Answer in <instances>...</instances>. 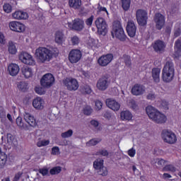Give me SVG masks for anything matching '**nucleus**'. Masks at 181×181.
Returning a JSON list of instances; mask_svg holds the SVG:
<instances>
[{"label":"nucleus","instance_id":"393cba45","mask_svg":"<svg viewBox=\"0 0 181 181\" xmlns=\"http://www.w3.org/2000/svg\"><path fill=\"white\" fill-rule=\"evenodd\" d=\"M12 16L13 19L22 20V19H28V16L26 12H23L22 11H15Z\"/></svg>","mask_w":181,"mask_h":181},{"label":"nucleus","instance_id":"c9c22d12","mask_svg":"<svg viewBox=\"0 0 181 181\" xmlns=\"http://www.w3.org/2000/svg\"><path fill=\"white\" fill-rule=\"evenodd\" d=\"M123 62L127 66V67H131L132 66V62L131 61V57L129 55H123L122 57Z\"/></svg>","mask_w":181,"mask_h":181},{"label":"nucleus","instance_id":"58836bf2","mask_svg":"<svg viewBox=\"0 0 181 181\" xmlns=\"http://www.w3.org/2000/svg\"><path fill=\"white\" fill-rule=\"evenodd\" d=\"M174 49L177 53H180L181 52V37H179L175 42Z\"/></svg>","mask_w":181,"mask_h":181},{"label":"nucleus","instance_id":"680f3d73","mask_svg":"<svg viewBox=\"0 0 181 181\" xmlns=\"http://www.w3.org/2000/svg\"><path fill=\"white\" fill-rule=\"evenodd\" d=\"M171 32H172V29L170 28V27H166L164 34L165 35V36H167V37H169V36H170Z\"/></svg>","mask_w":181,"mask_h":181},{"label":"nucleus","instance_id":"dca6fc26","mask_svg":"<svg viewBox=\"0 0 181 181\" xmlns=\"http://www.w3.org/2000/svg\"><path fill=\"white\" fill-rule=\"evenodd\" d=\"M113 59L114 55H112V54H107L106 55H103L102 57H100L98 59V62L100 66L105 67V66H108V64H110V62H112Z\"/></svg>","mask_w":181,"mask_h":181},{"label":"nucleus","instance_id":"423d86ee","mask_svg":"<svg viewBox=\"0 0 181 181\" xmlns=\"http://www.w3.org/2000/svg\"><path fill=\"white\" fill-rule=\"evenodd\" d=\"M40 84L43 88H50L54 84V76L52 74H46L42 77Z\"/></svg>","mask_w":181,"mask_h":181},{"label":"nucleus","instance_id":"37998d69","mask_svg":"<svg viewBox=\"0 0 181 181\" xmlns=\"http://www.w3.org/2000/svg\"><path fill=\"white\" fill-rule=\"evenodd\" d=\"M62 172V167L57 166L52 168L49 171L51 175H59Z\"/></svg>","mask_w":181,"mask_h":181},{"label":"nucleus","instance_id":"aec40b11","mask_svg":"<svg viewBox=\"0 0 181 181\" xmlns=\"http://www.w3.org/2000/svg\"><path fill=\"white\" fill-rule=\"evenodd\" d=\"M127 32L130 37H134L136 33V25L133 21H129L127 25Z\"/></svg>","mask_w":181,"mask_h":181},{"label":"nucleus","instance_id":"c03bdc74","mask_svg":"<svg viewBox=\"0 0 181 181\" xmlns=\"http://www.w3.org/2000/svg\"><path fill=\"white\" fill-rule=\"evenodd\" d=\"M163 170L164 172H176V168L173 165H166Z\"/></svg>","mask_w":181,"mask_h":181},{"label":"nucleus","instance_id":"0e129e2a","mask_svg":"<svg viewBox=\"0 0 181 181\" xmlns=\"http://www.w3.org/2000/svg\"><path fill=\"white\" fill-rule=\"evenodd\" d=\"M99 154L102 156H108V151L105 149H102L99 151Z\"/></svg>","mask_w":181,"mask_h":181},{"label":"nucleus","instance_id":"f257e3e1","mask_svg":"<svg viewBox=\"0 0 181 181\" xmlns=\"http://www.w3.org/2000/svg\"><path fill=\"white\" fill-rule=\"evenodd\" d=\"M57 53H59L57 48L49 49L46 47H40L35 50V57L40 63H47Z\"/></svg>","mask_w":181,"mask_h":181},{"label":"nucleus","instance_id":"4c0bfd02","mask_svg":"<svg viewBox=\"0 0 181 181\" xmlns=\"http://www.w3.org/2000/svg\"><path fill=\"white\" fill-rule=\"evenodd\" d=\"M73 129H69L66 132H64L61 134L62 138H64V139H66L67 138H71L73 136Z\"/></svg>","mask_w":181,"mask_h":181},{"label":"nucleus","instance_id":"864d4df0","mask_svg":"<svg viewBox=\"0 0 181 181\" xmlns=\"http://www.w3.org/2000/svg\"><path fill=\"white\" fill-rule=\"evenodd\" d=\"M60 148L58 146H54L52 148V155H59Z\"/></svg>","mask_w":181,"mask_h":181},{"label":"nucleus","instance_id":"b1692460","mask_svg":"<svg viewBox=\"0 0 181 181\" xmlns=\"http://www.w3.org/2000/svg\"><path fill=\"white\" fill-rule=\"evenodd\" d=\"M132 118V113L129 110H123L120 112V119L122 121H131Z\"/></svg>","mask_w":181,"mask_h":181},{"label":"nucleus","instance_id":"f8f14e48","mask_svg":"<svg viewBox=\"0 0 181 181\" xmlns=\"http://www.w3.org/2000/svg\"><path fill=\"white\" fill-rule=\"evenodd\" d=\"M23 119L30 127L33 128H36L37 127V122L32 114L28 112H24L23 113Z\"/></svg>","mask_w":181,"mask_h":181},{"label":"nucleus","instance_id":"a18cd8bd","mask_svg":"<svg viewBox=\"0 0 181 181\" xmlns=\"http://www.w3.org/2000/svg\"><path fill=\"white\" fill-rule=\"evenodd\" d=\"M103 109V102L100 100H95V111H100Z\"/></svg>","mask_w":181,"mask_h":181},{"label":"nucleus","instance_id":"7ed1b4c3","mask_svg":"<svg viewBox=\"0 0 181 181\" xmlns=\"http://www.w3.org/2000/svg\"><path fill=\"white\" fill-rule=\"evenodd\" d=\"M175 76V65L171 61L165 62L163 69V80L165 83H170Z\"/></svg>","mask_w":181,"mask_h":181},{"label":"nucleus","instance_id":"2eb2a0df","mask_svg":"<svg viewBox=\"0 0 181 181\" xmlns=\"http://www.w3.org/2000/svg\"><path fill=\"white\" fill-rule=\"evenodd\" d=\"M154 22L156 23V29L160 30L165 26V16L160 13H156L154 16Z\"/></svg>","mask_w":181,"mask_h":181},{"label":"nucleus","instance_id":"8fccbe9b","mask_svg":"<svg viewBox=\"0 0 181 181\" xmlns=\"http://www.w3.org/2000/svg\"><path fill=\"white\" fill-rule=\"evenodd\" d=\"M127 154L130 156V158H134L135 155H136V150L135 148L132 147L127 151Z\"/></svg>","mask_w":181,"mask_h":181},{"label":"nucleus","instance_id":"72a5a7b5","mask_svg":"<svg viewBox=\"0 0 181 181\" xmlns=\"http://www.w3.org/2000/svg\"><path fill=\"white\" fill-rule=\"evenodd\" d=\"M7 157L5 153H0V169H4L6 165Z\"/></svg>","mask_w":181,"mask_h":181},{"label":"nucleus","instance_id":"49530a36","mask_svg":"<svg viewBox=\"0 0 181 181\" xmlns=\"http://www.w3.org/2000/svg\"><path fill=\"white\" fill-rule=\"evenodd\" d=\"M3 9L6 13H11V12H12V6L9 4H5L3 6Z\"/></svg>","mask_w":181,"mask_h":181},{"label":"nucleus","instance_id":"09e8293b","mask_svg":"<svg viewBox=\"0 0 181 181\" xmlns=\"http://www.w3.org/2000/svg\"><path fill=\"white\" fill-rule=\"evenodd\" d=\"M100 141L96 139H93L90 141H88L86 143L87 146H95V145H97Z\"/></svg>","mask_w":181,"mask_h":181},{"label":"nucleus","instance_id":"a19ab883","mask_svg":"<svg viewBox=\"0 0 181 181\" xmlns=\"http://www.w3.org/2000/svg\"><path fill=\"white\" fill-rule=\"evenodd\" d=\"M97 172L100 176H107V175H108V170L104 165L103 167L98 170Z\"/></svg>","mask_w":181,"mask_h":181},{"label":"nucleus","instance_id":"473e14b6","mask_svg":"<svg viewBox=\"0 0 181 181\" xmlns=\"http://www.w3.org/2000/svg\"><path fill=\"white\" fill-rule=\"evenodd\" d=\"M8 50L11 54H16V52H18V50L16 49L15 44H13V42H8Z\"/></svg>","mask_w":181,"mask_h":181},{"label":"nucleus","instance_id":"c756f323","mask_svg":"<svg viewBox=\"0 0 181 181\" xmlns=\"http://www.w3.org/2000/svg\"><path fill=\"white\" fill-rule=\"evenodd\" d=\"M22 74L25 78H29L33 74V72L30 68L23 67L22 68Z\"/></svg>","mask_w":181,"mask_h":181},{"label":"nucleus","instance_id":"4468645a","mask_svg":"<svg viewBox=\"0 0 181 181\" xmlns=\"http://www.w3.org/2000/svg\"><path fill=\"white\" fill-rule=\"evenodd\" d=\"M81 51L78 49H72L69 54V60L71 63H77L81 59Z\"/></svg>","mask_w":181,"mask_h":181},{"label":"nucleus","instance_id":"de8ad7c7","mask_svg":"<svg viewBox=\"0 0 181 181\" xmlns=\"http://www.w3.org/2000/svg\"><path fill=\"white\" fill-rule=\"evenodd\" d=\"M83 114L85 115H91L93 114V108L90 106H86L83 108Z\"/></svg>","mask_w":181,"mask_h":181},{"label":"nucleus","instance_id":"5fc2aeb1","mask_svg":"<svg viewBox=\"0 0 181 181\" xmlns=\"http://www.w3.org/2000/svg\"><path fill=\"white\" fill-rule=\"evenodd\" d=\"M93 21H94V16H91L90 18L86 19L85 21L86 25H87V26H91V25H93Z\"/></svg>","mask_w":181,"mask_h":181},{"label":"nucleus","instance_id":"69168bd1","mask_svg":"<svg viewBox=\"0 0 181 181\" xmlns=\"http://www.w3.org/2000/svg\"><path fill=\"white\" fill-rule=\"evenodd\" d=\"M181 35V30L180 28H177L174 32V37H179Z\"/></svg>","mask_w":181,"mask_h":181},{"label":"nucleus","instance_id":"3c124183","mask_svg":"<svg viewBox=\"0 0 181 181\" xmlns=\"http://www.w3.org/2000/svg\"><path fill=\"white\" fill-rule=\"evenodd\" d=\"M71 43L74 46H76V45H78L80 43V39L77 35H75L71 38Z\"/></svg>","mask_w":181,"mask_h":181},{"label":"nucleus","instance_id":"9b49d317","mask_svg":"<svg viewBox=\"0 0 181 181\" xmlns=\"http://www.w3.org/2000/svg\"><path fill=\"white\" fill-rule=\"evenodd\" d=\"M19 59L24 64H28L29 66H35V62L33 60L32 55L29 54L28 52H21L19 55Z\"/></svg>","mask_w":181,"mask_h":181},{"label":"nucleus","instance_id":"2f4dec72","mask_svg":"<svg viewBox=\"0 0 181 181\" xmlns=\"http://www.w3.org/2000/svg\"><path fill=\"white\" fill-rule=\"evenodd\" d=\"M104 166V160L101 159H97L93 162V168L95 170L101 169Z\"/></svg>","mask_w":181,"mask_h":181},{"label":"nucleus","instance_id":"ea45409f","mask_svg":"<svg viewBox=\"0 0 181 181\" xmlns=\"http://www.w3.org/2000/svg\"><path fill=\"white\" fill-rule=\"evenodd\" d=\"M132 91H145V86L139 83H136L132 88Z\"/></svg>","mask_w":181,"mask_h":181},{"label":"nucleus","instance_id":"a878e982","mask_svg":"<svg viewBox=\"0 0 181 181\" xmlns=\"http://www.w3.org/2000/svg\"><path fill=\"white\" fill-rule=\"evenodd\" d=\"M160 69L154 68L152 69V77L156 83L160 81Z\"/></svg>","mask_w":181,"mask_h":181},{"label":"nucleus","instance_id":"7c9ffc66","mask_svg":"<svg viewBox=\"0 0 181 181\" xmlns=\"http://www.w3.org/2000/svg\"><path fill=\"white\" fill-rule=\"evenodd\" d=\"M155 163H156V166L158 169H160L163 168L168 163V161L166 160L162 159V158H156L154 160Z\"/></svg>","mask_w":181,"mask_h":181},{"label":"nucleus","instance_id":"4d7b16f0","mask_svg":"<svg viewBox=\"0 0 181 181\" xmlns=\"http://www.w3.org/2000/svg\"><path fill=\"white\" fill-rule=\"evenodd\" d=\"M98 12H106L108 15V11L105 7H103L100 4H98Z\"/></svg>","mask_w":181,"mask_h":181},{"label":"nucleus","instance_id":"4be33fe9","mask_svg":"<svg viewBox=\"0 0 181 181\" xmlns=\"http://www.w3.org/2000/svg\"><path fill=\"white\" fill-rule=\"evenodd\" d=\"M21 69L19 68V65L16 64H10L8 66V71L10 76L15 77V76H18L19 74V71Z\"/></svg>","mask_w":181,"mask_h":181},{"label":"nucleus","instance_id":"bf43d9fd","mask_svg":"<svg viewBox=\"0 0 181 181\" xmlns=\"http://www.w3.org/2000/svg\"><path fill=\"white\" fill-rule=\"evenodd\" d=\"M146 98L147 100H155L156 98V95H155L153 92H151L147 95Z\"/></svg>","mask_w":181,"mask_h":181},{"label":"nucleus","instance_id":"13d9d810","mask_svg":"<svg viewBox=\"0 0 181 181\" xmlns=\"http://www.w3.org/2000/svg\"><path fill=\"white\" fill-rule=\"evenodd\" d=\"M161 106L164 110H169V103L166 100H163L161 103Z\"/></svg>","mask_w":181,"mask_h":181},{"label":"nucleus","instance_id":"79ce46f5","mask_svg":"<svg viewBox=\"0 0 181 181\" xmlns=\"http://www.w3.org/2000/svg\"><path fill=\"white\" fill-rule=\"evenodd\" d=\"M49 144H50V141L49 140H40L37 142V146H38V148H42V146H47Z\"/></svg>","mask_w":181,"mask_h":181},{"label":"nucleus","instance_id":"a211bd4d","mask_svg":"<svg viewBox=\"0 0 181 181\" xmlns=\"http://www.w3.org/2000/svg\"><path fill=\"white\" fill-rule=\"evenodd\" d=\"M45 105H46V102L40 97H37L33 100V107L35 110L42 111V110H44Z\"/></svg>","mask_w":181,"mask_h":181},{"label":"nucleus","instance_id":"39448f33","mask_svg":"<svg viewBox=\"0 0 181 181\" xmlns=\"http://www.w3.org/2000/svg\"><path fill=\"white\" fill-rule=\"evenodd\" d=\"M161 138L164 142L169 144L170 145H173V144H176L177 141L176 134L169 129L163 130L161 133Z\"/></svg>","mask_w":181,"mask_h":181},{"label":"nucleus","instance_id":"6ab92c4d","mask_svg":"<svg viewBox=\"0 0 181 181\" xmlns=\"http://www.w3.org/2000/svg\"><path fill=\"white\" fill-rule=\"evenodd\" d=\"M108 84H110V82L108 81V76H104L98 80L97 83V88L98 90H107Z\"/></svg>","mask_w":181,"mask_h":181},{"label":"nucleus","instance_id":"f03ea898","mask_svg":"<svg viewBox=\"0 0 181 181\" xmlns=\"http://www.w3.org/2000/svg\"><path fill=\"white\" fill-rule=\"evenodd\" d=\"M146 112L148 118L152 119L156 124H165V122L168 121L166 115L151 105H148L146 107Z\"/></svg>","mask_w":181,"mask_h":181},{"label":"nucleus","instance_id":"603ef678","mask_svg":"<svg viewBox=\"0 0 181 181\" xmlns=\"http://www.w3.org/2000/svg\"><path fill=\"white\" fill-rule=\"evenodd\" d=\"M38 172L39 173H40V175L43 176H47V175L49 174V170L46 168H40L38 170Z\"/></svg>","mask_w":181,"mask_h":181},{"label":"nucleus","instance_id":"0eeeda50","mask_svg":"<svg viewBox=\"0 0 181 181\" xmlns=\"http://www.w3.org/2000/svg\"><path fill=\"white\" fill-rule=\"evenodd\" d=\"M137 23L140 26H145L148 21V13L142 9H139L136 12Z\"/></svg>","mask_w":181,"mask_h":181},{"label":"nucleus","instance_id":"e433bc0d","mask_svg":"<svg viewBox=\"0 0 181 181\" xmlns=\"http://www.w3.org/2000/svg\"><path fill=\"white\" fill-rule=\"evenodd\" d=\"M122 1V8L124 11H128L131 6V0H121Z\"/></svg>","mask_w":181,"mask_h":181},{"label":"nucleus","instance_id":"ddd939ff","mask_svg":"<svg viewBox=\"0 0 181 181\" xmlns=\"http://www.w3.org/2000/svg\"><path fill=\"white\" fill-rule=\"evenodd\" d=\"M64 84L70 91H76L78 88V82L76 78H66L64 81Z\"/></svg>","mask_w":181,"mask_h":181},{"label":"nucleus","instance_id":"6e6552de","mask_svg":"<svg viewBox=\"0 0 181 181\" xmlns=\"http://www.w3.org/2000/svg\"><path fill=\"white\" fill-rule=\"evenodd\" d=\"M67 25L69 29L76 32H81L84 29V21L80 18L74 19L72 23H68Z\"/></svg>","mask_w":181,"mask_h":181},{"label":"nucleus","instance_id":"1a4fd4ad","mask_svg":"<svg viewBox=\"0 0 181 181\" xmlns=\"http://www.w3.org/2000/svg\"><path fill=\"white\" fill-rule=\"evenodd\" d=\"M152 47L156 53L162 54V53H165L166 42L160 40H157L152 44Z\"/></svg>","mask_w":181,"mask_h":181},{"label":"nucleus","instance_id":"9d476101","mask_svg":"<svg viewBox=\"0 0 181 181\" xmlns=\"http://www.w3.org/2000/svg\"><path fill=\"white\" fill-rule=\"evenodd\" d=\"M95 24L98 29V32L104 36V35L107 33V27L105 20L103 18H98L95 21Z\"/></svg>","mask_w":181,"mask_h":181},{"label":"nucleus","instance_id":"5701e85b","mask_svg":"<svg viewBox=\"0 0 181 181\" xmlns=\"http://www.w3.org/2000/svg\"><path fill=\"white\" fill-rule=\"evenodd\" d=\"M6 145L10 148L12 146H16L18 145V140L15 136L12 135L11 134H7L6 136Z\"/></svg>","mask_w":181,"mask_h":181},{"label":"nucleus","instance_id":"052dcab7","mask_svg":"<svg viewBox=\"0 0 181 181\" xmlns=\"http://www.w3.org/2000/svg\"><path fill=\"white\" fill-rule=\"evenodd\" d=\"M23 174V173H22V172H18V173H17L15 175L13 181H18V180H19L21 179V176H22Z\"/></svg>","mask_w":181,"mask_h":181},{"label":"nucleus","instance_id":"c85d7f7f","mask_svg":"<svg viewBox=\"0 0 181 181\" xmlns=\"http://www.w3.org/2000/svg\"><path fill=\"white\" fill-rule=\"evenodd\" d=\"M16 124L20 129H26L28 128V126L23 122V119L21 116L16 118Z\"/></svg>","mask_w":181,"mask_h":181},{"label":"nucleus","instance_id":"412c9836","mask_svg":"<svg viewBox=\"0 0 181 181\" xmlns=\"http://www.w3.org/2000/svg\"><path fill=\"white\" fill-rule=\"evenodd\" d=\"M106 105L112 111H119V108H121V105L115 100L111 98L106 100Z\"/></svg>","mask_w":181,"mask_h":181},{"label":"nucleus","instance_id":"20e7f679","mask_svg":"<svg viewBox=\"0 0 181 181\" xmlns=\"http://www.w3.org/2000/svg\"><path fill=\"white\" fill-rule=\"evenodd\" d=\"M112 36H113V37L115 36V37L119 39L120 42H125V40H127V35H125L124 29L122 28L119 21H115L113 23Z\"/></svg>","mask_w":181,"mask_h":181},{"label":"nucleus","instance_id":"cd10ccee","mask_svg":"<svg viewBox=\"0 0 181 181\" xmlns=\"http://www.w3.org/2000/svg\"><path fill=\"white\" fill-rule=\"evenodd\" d=\"M55 42L58 45H62L64 42V34L61 31H57L55 33Z\"/></svg>","mask_w":181,"mask_h":181},{"label":"nucleus","instance_id":"f704fd0d","mask_svg":"<svg viewBox=\"0 0 181 181\" xmlns=\"http://www.w3.org/2000/svg\"><path fill=\"white\" fill-rule=\"evenodd\" d=\"M28 83L25 81H21L17 83V88L21 91H26L28 90Z\"/></svg>","mask_w":181,"mask_h":181},{"label":"nucleus","instance_id":"338daca9","mask_svg":"<svg viewBox=\"0 0 181 181\" xmlns=\"http://www.w3.org/2000/svg\"><path fill=\"white\" fill-rule=\"evenodd\" d=\"M5 42H6L5 36L2 33H0V43L1 45H5Z\"/></svg>","mask_w":181,"mask_h":181},{"label":"nucleus","instance_id":"f3484780","mask_svg":"<svg viewBox=\"0 0 181 181\" xmlns=\"http://www.w3.org/2000/svg\"><path fill=\"white\" fill-rule=\"evenodd\" d=\"M9 28L11 30H13V32H18V33L25 32V25L18 21L10 22Z\"/></svg>","mask_w":181,"mask_h":181},{"label":"nucleus","instance_id":"bb28decb","mask_svg":"<svg viewBox=\"0 0 181 181\" xmlns=\"http://www.w3.org/2000/svg\"><path fill=\"white\" fill-rule=\"evenodd\" d=\"M69 5L72 9H80L81 8V0H69Z\"/></svg>","mask_w":181,"mask_h":181},{"label":"nucleus","instance_id":"6e6d98bb","mask_svg":"<svg viewBox=\"0 0 181 181\" xmlns=\"http://www.w3.org/2000/svg\"><path fill=\"white\" fill-rule=\"evenodd\" d=\"M129 107L132 108V110H138V105L134 100H132L129 103Z\"/></svg>","mask_w":181,"mask_h":181},{"label":"nucleus","instance_id":"774afa93","mask_svg":"<svg viewBox=\"0 0 181 181\" xmlns=\"http://www.w3.org/2000/svg\"><path fill=\"white\" fill-rule=\"evenodd\" d=\"M103 117L106 119H110L111 118V113H110L108 111H106L103 113Z\"/></svg>","mask_w":181,"mask_h":181},{"label":"nucleus","instance_id":"e2e57ef3","mask_svg":"<svg viewBox=\"0 0 181 181\" xmlns=\"http://www.w3.org/2000/svg\"><path fill=\"white\" fill-rule=\"evenodd\" d=\"M90 125H92V127H94V128H97V127L100 125V123L98 122V121L93 119L90 121Z\"/></svg>","mask_w":181,"mask_h":181}]
</instances>
